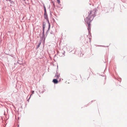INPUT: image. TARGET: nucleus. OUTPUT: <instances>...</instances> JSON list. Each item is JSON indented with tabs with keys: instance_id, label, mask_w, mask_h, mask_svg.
I'll use <instances>...</instances> for the list:
<instances>
[{
	"instance_id": "6",
	"label": "nucleus",
	"mask_w": 127,
	"mask_h": 127,
	"mask_svg": "<svg viewBox=\"0 0 127 127\" xmlns=\"http://www.w3.org/2000/svg\"><path fill=\"white\" fill-rule=\"evenodd\" d=\"M45 24H44V23H43V30H44V28H45Z\"/></svg>"
},
{
	"instance_id": "1",
	"label": "nucleus",
	"mask_w": 127,
	"mask_h": 127,
	"mask_svg": "<svg viewBox=\"0 0 127 127\" xmlns=\"http://www.w3.org/2000/svg\"><path fill=\"white\" fill-rule=\"evenodd\" d=\"M96 12V10L95 9L91 10L88 12V17L86 18L88 22H89L90 21H92L93 20L94 17L95 16Z\"/></svg>"
},
{
	"instance_id": "9",
	"label": "nucleus",
	"mask_w": 127,
	"mask_h": 127,
	"mask_svg": "<svg viewBox=\"0 0 127 127\" xmlns=\"http://www.w3.org/2000/svg\"><path fill=\"white\" fill-rule=\"evenodd\" d=\"M34 92V91H32V94H33Z\"/></svg>"
},
{
	"instance_id": "4",
	"label": "nucleus",
	"mask_w": 127,
	"mask_h": 127,
	"mask_svg": "<svg viewBox=\"0 0 127 127\" xmlns=\"http://www.w3.org/2000/svg\"><path fill=\"white\" fill-rule=\"evenodd\" d=\"M60 76V75L58 74H56L55 76V77L57 79H59V77Z\"/></svg>"
},
{
	"instance_id": "3",
	"label": "nucleus",
	"mask_w": 127,
	"mask_h": 127,
	"mask_svg": "<svg viewBox=\"0 0 127 127\" xmlns=\"http://www.w3.org/2000/svg\"><path fill=\"white\" fill-rule=\"evenodd\" d=\"M53 82L55 84H57L58 82L57 80L56 79H54L53 80Z\"/></svg>"
},
{
	"instance_id": "5",
	"label": "nucleus",
	"mask_w": 127,
	"mask_h": 127,
	"mask_svg": "<svg viewBox=\"0 0 127 127\" xmlns=\"http://www.w3.org/2000/svg\"><path fill=\"white\" fill-rule=\"evenodd\" d=\"M44 18H46L47 16H46V10H45V13L44 15Z\"/></svg>"
},
{
	"instance_id": "2",
	"label": "nucleus",
	"mask_w": 127,
	"mask_h": 127,
	"mask_svg": "<svg viewBox=\"0 0 127 127\" xmlns=\"http://www.w3.org/2000/svg\"><path fill=\"white\" fill-rule=\"evenodd\" d=\"M85 21H86V22H87V24H88V29L89 31L90 30V22H91L92 21H90V22H88L87 20H86V19L85 20Z\"/></svg>"
},
{
	"instance_id": "7",
	"label": "nucleus",
	"mask_w": 127,
	"mask_h": 127,
	"mask_svg": "<svg viewBox=\"0 0 127 127\" xmlns=\"http://www.w3.org/2000/svg\"><path fill=\"white\" fill-rule=\"evenodd\" d=\"M57 2L59 4L60 3V0H57Z\"/></svg>"
},
{
	"instance_id": "10",
	"label": "nucleus",
	"mask_w": 127,
	"mask_h": 127,
	"mask_svg": "<svg viewBox=\"0 0 127 127\" xmlns=\"http://www.w3.org/2000/svg\"><path fill=\"white\" fill-rule=\"evenodd\" d=\"M89 39H90V40H90V38H89Z\"/></svg>"
},
{
	"instance_id": "8",
	"label": "nucleus",
	"mask_w": 127,
	"mask_h": 127,
	"mask_svg": "<svg viewBox=\"0 0 127 127\" xmlns=\"http://www.w3.org/2000/svg\"><path fill=\"white\" fill-rule=\"evenodd\" d=\"M48 24H49V29L50 28V24L49 23V22H48Z\"/></svg>"
}]
</instances>
